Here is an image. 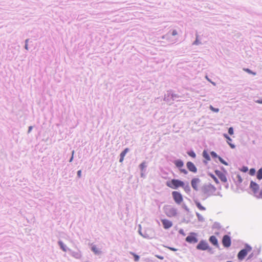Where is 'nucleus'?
I'll list each match as a JSON object with an SVG mask.
<instances>
[{"label": "nucleus", "instance_id": "f257e3e1", "mask_svg": "<svg viewBox=\"0 0 262 262\" xmlns=\"http://www.w3.org/2000/svg\"><path fill=\"white\" fill-rule=\"evenodd\" d=\"M184 183L178 179H172L170 181L166 182V185L172 189H177L178 187L184 186Z\"/></svg>", "mask_w": 262, "mask_h": 262}, {"label": "nucleus", "instance_id": "f03ea898", "mask_svg": "<svg viewBox=\"0 0 262 262\" xmlns=\"http://www.w3.org/2000/svg\"><path fill=\"white\" fill-rule=\"evenodd\" d=\"M250 188L255 196L259 199L262 198V191L259 190V187L257 184L251 181L250 183Z\"/></svg>", "mask_w": 262, "mask_h": 262}, {"label": "nucleus", "instance_id": "7ed1b4c3", "mask_svg": "<svg viewBox=\"0 0 262 262\" xmlns=\"http://www.w3.org/2000/svg\"><path fill=\"white\" fill-rule=\"evenodd\" d=\"M252 250V248L250 246L248 245H246L245 249L241 250L237 255V257L239 260H243L245 256L247 255L248 253L250 252Z\"/></svg>", "mask_w": 262, "mask_h": 262}, {"label": "nucleus", "instance_id": "20e7f679", "mask_svg": "<svg viewBox=\"0 0 262 262\" xmlns=\"http://www.w3.org/2000/svg\"><path fill=\"white\" fill-rule=\"evenodd\" d=\"M165 212L168 217L174 216L177 213L176 209L169 206L165 207Z\"/></svg>", "mask_w": 262, "mask_h": 262}, {"label": "nucleus", "instance_id": "39448f33", "mask_svg": "<svg viewBox=\"0 0 262 262\" xmlns=\"http://www.w3.org/2000/svg\"><path fill=\"white\" fill-rule=\"evenodd\" d=\"M172 197L175 202L178 204H181L183 201V196L182 194L178 191H173L172 192Z\"/></svg>", "mask_w": 262, "mask_h": 262}, {"label": "nucleus", "instance_id": "423d86ee", "mask_svg": "<svg viewBox=\"0 0 262 262\" xmlns=\"http://www.w3.org/2000/svg\"><path fill=\"white\" fill-rule=\"evenodd\" d=\"M214 172L216 175L222 182L226 183L227 182V179L224 172H223L219 170H216Z\"/></svg>", "mask_w": 262, "mask_h": 262}, {"label": "nucleus", "instance_id": "0eeeda50", "mask_svg": "<svg viewBox=\"0 0 262 262\" xmlns=\"http://www.w3.org/2000/svg\"><path fill=\"white\" fill-rule=\"evenodd\" d=\"M231 241L230 237L228 235L223 236L222 239L223 245L226 248L229 247L231 245Z\"/></svg>", "mask_w": 262, "mask_h": 262}, {"label": "nucleus", "instance_id": "6e6552de", "mask_svg": "<svg viewBox=\"0 0 262 262\" xmlns=\"http://www.w3.org/2000/svg\"><path fill=\"white\" fill-rule=\"evenodd\" d=\"M208 247L209 246L207 243L204 241H201L196 246L198 249L201 250H206Z\"/></svg>", "mask_w": 262, "mask_h": 262}, {"label": "nucleus", "instance_id": "1a4fd4ad", "mask_svg": "<svg viewBox=\"0 0 262 262\" xmlns=\"http://www.w3.org/2000/svg\"><path fill=\"white\" fill-rule=\"evenodd\" d=\"M161 222L163 225V227L166 229L170 228L172 226V223L168 220L163 219L161 220Z\"/></svg>", "mask_w": 262, "mask_h": 262}, {"label": "nucleus", "instance_id": "9d476101", "mask_svg": "<svg viewBox=\"0 0 262 262\" xmlns=\"http://www.w3.org/2000/svg\"><path fill=\"white\" fill-rule=\"evenodd\" d=\"M187 168L190 171L193 172H196L197 171V169L194 164L191 162H188L186 164Z\"/></svg>", "mask_w": 262, "mask_h": 262}, {"label": "nucleus", "instance_id": "9b49d317", "mask_svg": "<svg viewBox=\"0 0 262 262\" xmlns=\"http://www.w3.org/2000/svg\"><path fill=\"white\" fill-rule=\"evenodd\" d=\"M186 241L190 243H195L198 242L197 238L192 235L188 236L186 238Z\"/></svg>", "mask_w": 262, "mask_h": 262}, {"label": "nucleus", "instance_id": "f8f14e48", "mask_svg": "<svg viewBox=\"0 0 262 262\" xmlns=\"http://www.w3.org/2000/svg\"><path fill=\"white\" fill-rule=\"evenodd\" d=\"M199 182V180L198 179H196V178L193 179L191 180V186L194 189H195V190L198 189V184Z\"/></svg>", "mask_w": 262, "mask_h": 262}, {"label": "nucleus", "instance_id": "ddd939ff", "mask_svg": "<svg viewBox=\"0 0 262 262\" xmlns=\"http://www.w3.org/2000/svg\"><path fill=\"white\" fill-rule=\"evenodd\" d=\"M209 241L214 245H218V241L216 237L215 236H211L209 238Z\"/></svg>", "mask_w": 262, "mask_h": 262}, {"label": "nucleus", "instance_id": "4468645a", "mask_svg": "<svg viewBox=\"0 0 262 262\" xmlns=\"http://www.w3.org/2000/svg\"><path fill=\"white\" fill-rule=\"evenodd\" d=\"M174 163L175 165L179 169L182 168L184 165V163H183V161L180 160H176L174 162Z\"/></svg>", "mask_w": 262, "mask_h": 262}, {"label": "nucleus", "instance_id": "2eb2a0df", "mask_svg": "<svg viewBox=\"0 0 262 262\" xmlns=\"http://www.w3.org/2000/svg\"><path fill=\"white\" fill-rule=\"evenodd\" d=\"M195 204L199 210L201 211L205 210L206 208L204 206H203L199 202L195 201Z\"/></svg>", "mask_w": 262, "mask_h": 262}, {"label": "nucleus", "instance_id": "dca6fc26", "mask_svg": "<svg viewBox=\"0 0 262 262\" xmlns=\"http://www.w3.org/2000/svg\"><path fill=\"white\" fill-rule=\"evenodd\" d=\"M224 136L225 138H226L227 139V142L229 144V145L231 146V147L232 148H234V145L230 143V142H231L232 141L231 139L227 134H224Z\"/></svg>", "mask_w": 262, "mask_h": 262}, {"label": "nucleus", "instance_id": "f3484780", "mask_svg": "<svg viewBox=\"0 0 262 262\" xmlns=\"http://www.w3.org/2000/svg\"><path fill=\"white\" fill-rule=\"evenodd\" d=\"M257 178L259 180L262 179V168L259 169L257 173Z\"/></svg>", "mask_w": 262, "mask_h": 262}, {"label": "nucleus", "instance_id": "a211bd4d", "mask_svg": "<svg viewBox=\"0 0 262 262\" xmlns=\"http://www.w3.org/2000/svg\"><path fill=\"white\" fill-rule=\"evenodd\" d=\"M203 156L205 159L207 160H210V157L206 150H204L203 152Z\"/></svg>", "mask_w": 262, "mask_h": 262}, {"label": "nucleus", "instance_id": "6ab92c4d", "mask_svg": "<svg viewBox=\"0 0 262 262\" xmlns=\"http://www.w3.org/2000/svg\"><path fill=\"white\" fill-rule=\"evenodd\" d=\"M209 176L214 181L216 184H219V181L217 180V179L216 178V177L213 175V174L210 173Z\"/></svg>", "mask_w": 262, "mask_h": 262}, {"label": "nucleus", "instance_id": "aec40b11", "mask_svg": "<svg viewBox=\"0 0 262 262\" xmlns=\"http://www.w3.org/2000/svg\"><path fill=\"white\" fill-rule=\"evenodd\" d=\"M129 149L128 148H125L121 154H120V157L124 158L125 155L126 153L128 151Z\"/></svg>", "mask_w": 262, "mask_h": 262}, {"label": "nucleus", "instance_id": "412c9836", "mask_svg": "<svg viewBox=\"0 0 262 262\" xmlns=\"http://www.w3.org/2000/svg\"><path fill=\"white\" fill-rule=\"evenodd\" d=\"M92 251L95 253V254H99L100 253V251L95 246H93L92 247Z\"/></svg>", "mask_w": 262, "mask_h": 262}, {"label": "nucleus", "instance_id": "4be33fe9", "mask_svg": "<svg viewBox=\"0 0 262 262\" xmlns=\"http://www.w3.org/2000/svg\"><path fill=\"white\" fill-rule=\"evenodd\" d=\"M187 154L189 156H190L193 158H195V157H196L195 154L193 151H190L188 152Z\"/></svg>", "mask_w": 262, "mask_h": 262}, {"label": "nucleus", "instance_id": "5701e85b", "mask_svg": "<svg viewBox=\"0 0 262 262\" xmlns=\"http://www.w3.org/2000/svg\"><path fill=\"white\" fill-rule=\"evenodd\" d=\"M244 70L245 71H246V72L249 73V74H253L254 75H256V73L255 72H252V71H251L250 69H244Z\"/></svg>", "mask_w": 262, "mask_h": 262}, {"label": "nucleus", "instance_id": "b1692460", "mask_svg": "<svg viewBox=\"0 0 262 262\" xmlns=\"http://www.w3.org/2000/svg\"><path fill=\"white\" fill-rule=\"evenodd\" d=\"M210 109L214 112H216V113H217L219 112V108H214L213 107L212 105H210V107H209Z\"/></svg>", "mask_w": 262, "mask_h": 262}, {"label": "nucleus", "instance_id": "393cba45", "mask_svg": "<svg viewBox=\"0 0 262 262\" xmlns=\"http://www.w3.org/2000/svg\"><path fill=\"white\" fill-rule=\"evenodd\" d=\"M255 170L254 168H251L249 170V174L251 176H253L255 174Z\"/></svg>", "mask_w": 262, "mask_h": 262}, {"label": "nucleus", "instance_id": "a878e982", "mask_svg": "<svg viewBox=\"0 0 262 262\" xmlns=\"http://www.w3.org/2000/svg\"><path fill=\"white\" fill-rule=\"evenodd\" d=\"M218 159L222 163L224 164L225 165H227V163L221 157H219Z\"/></svg>", "mask_w": 262, "mask_h": 262}, {"label": "nucleus", "instance_id": "bb28decb", "mask_svg": "<svg viewBox=\"0 0 262 262\" xmlns=\"http://www.w3.org/2000/svg\"><path fill=\"white\" fill-rule=\"evenodd\" d=\"M59 244L61 248L64 251H66V249L64 247V246L63 245V243L61 242H59Z\"/></svg>", "mask_w": 262, "mask_h": 262}, {"label": "nucleus", "instance_id": "cd10ccee", "mask_svg": "<svg viewBox=\"0 0 262 262\" xmlns=\"http://www.w3.org/2000/svg\"><path fill=\"white\" fill-rule=\"evenodd\" d=\"M228 133L230 135H232L233 134V129L232 127H230L228 129Z\"/></svg>", "mask_w": 262, "mask_h": 262}, {"label": "nucleus", "instance_id": "c85d7f7f", "mask_svg": "<svg viewBox=\"0 0 262 262\" xmlns=\"http://www.w3.org/2000/svg\"><path fill=\"white\" fill-rule=\"evenodd\" d=\"M211 155L214 158H218L217 154L214 151H211L210 152Z\"/></svg>", "mask_w": 262, "mask_h": 262}, {"label": "nucleus", "instance_id": "c756f323", "mask_svg": "<svg viewBox=\"0 0 262 262\" xmlns=\"http://www.w3.org/2000/svg\"><path fill=\"white\" fill-rule=\"evenodd\" d=\"M180 171H181V172L183 173L184 174H187V170L185 169H183V168H181L180 169Z\"/></svg>", "mask_w": 262, "mask_h": 262}, {"label": "nucleus", "instance_id": "7c9ffc66", "mask_svg": "<svg viewBox=\"0 0 262 262\" xmlns=\"http://www.w3.org/2000/svg\"><path fill=\"white\" fill-rule=\"evenodd\" d=\"M134 255V258H135V261H138L139 259V256L135 254H133Z\"/></svg>", "mask_w": 262, "mask_h": 262}, {"label": "nucleus", "instance_id": "2f4dec72", "mask_svg": "<svg viewBox=\"0 0 262 262\" xmlns=\"http://www.w3.org/2000/svg\"><path fill=\"white\" fill-rule=\"evenodd\" d=\"M77 176H78V178L81 177V170H79L78 171Z\"/></svg>", "mask_w": 262, "mask_h": 262}, {"label": "nucleus", "instance_id": "473e14b6", "mask_svg": "<svg viewBox=\"0 0 262 262\" xmlns=\"http://www.w3.org/2000/svg\"><path fill=\"white\" fill-rule=\"evenodd\" d=\"M172 35L173 36H175V35H177V31H176V30H173V31H172Z\"/></svg>", "mask_w": 262, "mask_h": 262}, {"label": "nucleus", "instance_id": "72a5a7b5", "mask_svg": "<svg viewBox=\"0 0 262 262\" xmlns=\"http://www.w3.org/2000/svg\"><path fill=\"white\" fill-rule=\"evenodd\" d=\"M255 102L259 104H262V99L260 100H257L255 101Z\"/></svg>", "mask_w": 262, "mask_h": 262}, {"label": "nucleus", "instance_id": "f704fd0d", "mask_svg": "<svg viewBox=\"0 0 262 262\" xmlns=\"http://www.w3.org/2000/svg\"><path fill=\"white\" fill-rule=\"evenodd\" d=\"M124 158H123V157H120V160H119V161H120V162H123V161L124 160Z\"/></svg>", "mask_w": 262, "mask_h": 262}, {"label": "nucleus", "instance_id": "c9c22d12", "mask_svg": "<svg viewBox=\"0 0 262 262\" xmlns=\"http://www.w3.org/2000/svg\"><path fill=\"white\" fill-rule=\"evenodd\" d=\"M140 167H141V168H142V169H143V168L144 167V163H141V164H140Z\"/></svg>", "mask_w": 262, "mask_h": 262}, {"label": "nucleus", "instance_id": "e433bc0d", "mask_svg": "<svg viewBox=\"0 0 262 262\" xmlns=\"http://www.w3.org/2000/svg\"><path fill=\"white\" fill-rule=\"evenodd\" d=\"M238 181H239V182H242V180L241 177L239 176H238Z\"/></svg>", "mask_w": 262, "mask_h": 262}, {"label": "nucleus", "instance_id": "4c0bfd02", "mask_svg": "<svg viewBox=\"0 0 262 262\" xmlns=\"http://www.w3.org/2000/svg\"><path fill=\"white\" fill-rule=\"evenodd\" d=\"M74 152V151H72V157H71V159H70V162H71V161H72V159H73V158Z\"/></svg>", "mask_w": 262, "mask_h": 262}, {"label": "nucleus", "instance_id": "58836bf2", "mask_svg": "<svg viewBox=\"0 0 262 262\" xmlns=\"http://www.w3.org/2000/svg\"><path fill=\"white\" fill-rule=\"evenodd\" d=\"M248 170V168L247 167L244 168V171H246Z\"/></svg>", "mask_w": 262, "mask_h": 262}, {"label": "nucleus", "instance_id": "ea45409f", "mask_svg": "<svg viewBox=\"0 0 262 262\" xmlns=\"http://www.w3.org/2000/svg\"><path fill=\"white\" fill-rule=\"evenodd\" d=\"M31 129H32V127L31 126L29 127V132H30Z\"/></svg>", "mask_w": 262, "mask_h": 262}, {"label": "nucleus", "instance_id": "a19ab883", "mask_svg": "<svg viewBox=\"0 0 262 262\" xmlns=\"http://www.w3.org/2000/svg\"><path fill=\"white\" fill-rule=\"evenodd\" d=\"M171 250H173V251H176V249H175L174 248H170Z\"/></svg>", "mask_w": 262, "mask_h": 262}, {"label": "nucleus", "instance_id": "79ce46f5", "mask_svg": "<svg viewBox=\"0 0 262 262\" xmlns=\"http://www.w3.org/2000/svg\"><path fill=\"white\" fill-rule=\"evenodd\" d=\"M25 48H26V49H28V47H27V45H26Z\"/></svg>", "mask_w": 262, "mask_h": 262}]
</instances>
